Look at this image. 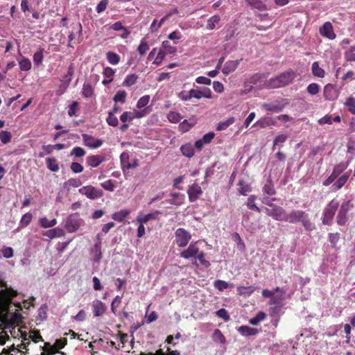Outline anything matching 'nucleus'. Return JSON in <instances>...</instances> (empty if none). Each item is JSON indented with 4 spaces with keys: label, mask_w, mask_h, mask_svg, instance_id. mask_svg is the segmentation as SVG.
Segmentation results:
<instances>
[{
    "label": "nucleus",
    "mask_w": 355,
    "mask_h": 355,
    "mask_svg": "<svg viewBox=\"0 0 355 355\" xmlns=\"http://www.w3.org/2000/svg\"><path fill=\"white\" fill-rule=\"evenodd\" d=\"M286 222L291 224L300 223L307 232H312L315 229L309 214L300 209H293L287 213Z\"/></svg>",
    "instance_id": "nucleus-1"
},
{
    "label": "nucleus",
    "mask_w": 355,
    "mask_h": 355,
    "mask_svg": "<svg viewBox=\"0 0 355 355\" xmlns=\"http://www.w3.org/2000/svg\"><path fill=\"white\" fill-rule=\"evenodd\" d=\"M295 78L296 73L292 70H289L266 81L264 87L267 89L282 87L292 83Z\"/></svg>",
    "instance_id": "nucleus-2"
},
{
    "label": "nucleus",
    "mask_w": 355,
    "mask_h": 355,
    "mask_svg": "<svg viewBox=\"0 0 355 355\" xmlns=\"http://www.w3.org/2000/svg\"><path fill=\"white\" fill-rule=\"evenodd\" d=\"M339 207V202L336 199L331 200L323 210L322 223L325 225H331L333 218Z\"/></svg>",
    "instance_id": "nucleus-3"
},
{
    "label": "nucleus",
    "mask_w": 355,
    "mask_h": 355,
    "mask_svg": "<svg viewBox=\"0 0 355 355\" xmlns=\"http://www.w3.org/2000/svg\"><path fill=\"white\" fill-rule=\"evenodd\" d=\"M267 205L270 207H264L266 215L275 220L286 222L287 212L283 207L273 204L272 202H270V205Z\"/></svg>",
    "instance_id": "nucleus-4"
},
{
    "label": "nucleus",
    "mask_w": 355,
    "mask_h": 355,
    "mask_svg": "<svg viewBox=\"0 0 355 355\" xmlns=\"http://www.w3.org/2000/svg\"><path fill=\"white\" fill-rule=\"evenodd\" d=\"M263 198L262 202L266 205H270L271 202L275 201L276 199L273 197L275 195L276 191L274 188L273 184L271 180H268L266 183L263 187Z\"/></svg>",
    "instance_id": "nucleus-5"
},
{
    "label": "nucleus",
    "mask_w": 355,
    "mask_h": 355,
    "mask_svg": "<svg viewBox=\"0 0 355 355\" xmlns=\"http://www.w3.org/2000/svg\"><path fill=\"white\" fill-rule=\"evenodd\" d=\"M78 192L91 200L98 199L103 197V192L92 185H87L79 189Z\"/></svg>",
    "instance_id": "nucleus-6"
},
{
    "label": "nucleus",
    "mask_w": 355,
    "mask_h": 355,
    "mask_svg": "<svg viewBox=\"0 0 355 355\" xmlns=\"http://www.w3.org/2000/svg\"><path fill=\"white\" fill-rule=\"evenodd\" d=\"M175 243L178 247L187 246L191 239V234L184 228H178L175 232Z\"/></svg>",
    "instance_id": "nucleus-7"
},
{
    "label": "nucleus",
    "mask_w": 355,
    "mask_h": 355,
    "mask_svg": "<svg viewBox=\"0 0 355 355\" xmlns=\"http://www.w3.org/2000/svg\"><path fill=\"white\" fill-rule=\"evenodd\" d=\"M83 223V220L77 214L70 215L65 223V228L69 232H74L78 230Z\"/></svg>",
    "instance_id": "nucleus-8"
},
{
    "label": "nucleus",
    "mask_w": 355,
    "mask_h": 355,
    "mask_svg": "<svg viewBox=\"0 0 355 355\" xmlns=\"http://www.w3.org/2000/svg\"><path fill=\"white\" fill-rule=\"evenodd\" d=\"M340 95V90L333 84H327L324 87L323 96L326 101H334Z\"/></svg>",
    "instance_id": "nucleus-9"
},
{
    "label": "nucleus",
    "mask_w": 355,
    "mask_h": 355,
    "mask_svg": "<svg viewBox=\"0 0 355 355\" xmlns=\"http://www.w3.org/2000/svg\"><path fill=\"white\" fill-rule=\"evenodd\" d=\"M349 209L350 203L349 201L342 203L336 217V222L338 225H345L346 224L348 220L347 214Z\"/></svg>",
    "instance_id": "nucleus-10"
},
{
    "label": "nucleus",
    "mask_w": 355,
    "mask_h": 355,
    "mask_svg": "<svg viewBox=\"0 0 355 355\" xmlns=\"http://www.w3.org/2000/svg\"><path fill=\"white\" fill-rule=\"evenodd\" d=\"M287 104L286 101L283 99L281 101H276L275 103H263L262 107L266 111L278 113L282 112Z\"/></svg>",
    "instance_id": "nucleus-11"
},
{
    "label": "nucleus",
    "mask_w": 355,
    "mask_h": 355,
    "mask_svg": "<svg viewBox=\"0 0 355 355\" xmlns=\"http://www.w3.org/2000/svg\"><path fill=\"white\" fill-rule=\"evenodd\" d=\"M320 34L329 40H334L336 38V34L334 31L333 26L331 22H325L322 26L320 28Z\"/></svg>",
    "instance_id": "nucleus-12"
},
{
    "label": "nucleus",
    "mask_w": 355,
    "mask_h": 355,
    "mask_svg": "<svg viewBox=\"0 0 355 355\" xmlns=\"http://www.w3.org/2000/svg\"><path fill=\"white\" fill-rule=\"evenodd\" d=\"M84 144L91 148H98L103 144V141L99 139H95L94 137L87 134L82 135Z\"/></svg>",
    "instance_id": "nucleus-13"
},
{
    "label": "nucleus",
    "mask_w": 355,
    "mask_h": 355,
    "mask_svg": "<svg viewBox=\"0 0 355 355\" xmlns=\"http://www.w3.org/2000/svg\"><path fill=\"white\" fill-rule=\"evenodd\" d=\"M189 200L193 202L196 201L202 193L201 187L198 184H193L188 189Z\"/></svg>",
    "instance_id": "nucleus-14"
},
{
    "label": "nucleus",
    "mask_w": 355,
    "mask_h": 355,
    "mask_svg": "<svg viewBox=\"0 0 355 355\" xmlns=\"http://www.w3.org/2000/svg\"><path fill=\"white\" fill-rule=\"evenodd\" d=\"M199 252V248L197 246L196 243L189 245L187 249L180 252V255L184 259L196 258Z\"/></svg>",
    "instance_id": "nucleus-15"
},
{
    "label": "nucleus",
    "mask_w": 355,
    "mask_h": 355,
    "mask_svg": "<svg viewBox=\"0 0 355 355\" xmlns=\"http://www.w3.org/2000/svg\"><path fill=\"white\" fill-rule=\"evenodd\" d=\"M92 309L94 316L95 317L102 316L106 311L105 304L99 300L93 301Z\"/></svg>",
    "instance_id": "nucleus-16"
},
{
    "label": "nucleus",
    "mask_w": 355,
    "mask_h": 355,
    "mask_svg": "<svg viewBox=\"0 0 355 355\" xmlns=\"http://www.w3.org/2000/svg\"><path fill=\"white\" fill-rule=\"evenodd\" d=\"M161 214V212L159 210H156L154 212L149 213L146 215H139L137 218L136 221L138 223H142V224H146L148 221L153 220H157L158 218V216Z\"/></svg>",
    "instance_id": "nucleus-17"
},
{
    "label": "nucleus",
    "mask_w": 355,
    "mask_h": 355,
    "mask_svg": "<svg viewBox=\"0 0 355 355\" xmlns=\"http://www.w3.org/2000/svg\"><path fill=\"white\" fill-rule=\"evenodd\" d=\"M105 161V157L102 155H96L88 156L86 162L91 167H97Z\"/></svg>",
    "instance_id": "nucleus-18"
},
{
    "label": "nucleus",
    "mask_w": 355,
    "mask_h": 355,
    "mask_svg": "<svg viewBox=\"0 0 355 355\" xmlns=\"http://www.w3.org/2000/svg\"><path fill=\"white\" fill-rule=\"evenodd\" d=\"M239 62L240 61L239 60H228L224 64V67L222 69V72L225 75H228L234 72L238 67Z\"/></svg>",
    "instance_id": "nucleus-19"
},
{
    "label": "nucleus",
    "mask_w": 355,
    "mask_h": 355,
    "mask_svg": "<svg viewBox=\"0 0 355 355\" xmlns=\"http://www.w3.org/2000/svg\"><path fill=\"white\" fill-rule=\"evenodd\" d=\"M350 173L351 171H349L336 180V181L333 184L334 190L338 191L345 184L349 178Z\"/></svg>",
    "instance_id": "nucleus-20"
},
{
    "label": "nucleus",
    "mask_w": 355,
    "mask_h": 355,
    "mask_svg": "<svg viewBox=\"0 0 355 355\" xmlns=\"http://www.w3.org/2000/svg\"><path fill=\"white\" fill-rule=\"evenodd\" d=\"M197 123L195 118H191L189 119H185L179 124V129L182 132L189 131L192 127H193Z\"/></svg>",
    "instance_id": "nucleus-21"
},
{
    "label": "nucleus",
    "mask_w": 355,
    "mask_h": 355,
    "mask_svg": "<svg viewBox=\"0 0 355 355\" xmlns=\"http://www.w3.org/2000/svg\"><path fill=\"white\" fill-rule=\"evenodd\" d=\"M81 93L84 98H91L94 96V88L90 83H85L83 85Z\"/></svg>",
    "instance_id": "nucleus-22"
},
{
    "label": "nucleus",
    "mask_w": 355,
    "mask_h": 355,
    "mask_svg": "<svg viewBox=\"0 0 355 355\" xmlns=\"http://www.w3.org/2000/svg\"><path fill=\"white\" fill-rule=\"evenodd\" d=\"M92 254L93 260L98 263L102 258L101 245L99 243H95L92 248Z\"/></svg>",
    "instance_id": "nucleus-23"
},
{
    "label": "nucleus",
    "mask_w": 355,
    "mask_h": 355,
    "mask_svg": "<svg viewBox=\"0 0 355 355\" xmlns=\"http://www.w3.org/2000/svg\"><path fill=\"white\" fill-rule=\"evenodd\" d=\"M312 73L314 76L318 78H324L325 76L324 70L319 65L318 62H314L311 66Z\"/></svg>",
    "instance_id": "nucleus-24"
},
{
    "label": "nucleus",
    "mask_w": 355,
    "mask_h": 355,
    "mask_svg": "<svg viewBox=\"0 0 355 355\" xmlns=\"http://www.w3.org/2000/svg\"><path fill=\"white\" fill-rule=\"evenodd\" d=\"M165 54H175L177 51V48L175 46H171L168 40L162 42V48L160 49Z\"/></svg>",
    "instance_id": "nucleus-25"
},
{
    "label": "nucleus",
    "mask_w": 355,
    "mask_h": 355,
    "mask_svg": "<svg viewBox=\"0 0 355 355\" xmlns=\"http://www.w3.org/2000/svg\"><path fill=\"white\" fill-rule=\"evenodd\" d=\"M239 332L245 336L256 335L258 333V330L255 328H251L248 326H241L238 329Z\"/></svg>",
    "instance_id": "nucleus-26"
},
{
    "label": "nucleus",
    "mask_w": 355,
    "mask_h": 355,
    "mask_svg": "<svg viewBox=\"0 0 355 355\" xmlns=\"http://www.w3.org/2000/svg\"><path fill=\"white\" fill-rule=\"evenodd\" d=\"M46 164L47 168L53 172H57L60 169L58 162L55 157L46 158Z\"/></svg>",
    "instance_id": "nucleus-27"
},
{
    "label": "nucleus",
    "mask_w": 355,
    "mask_h": 355,
    "mask_svg": "<svg viewBox=\"0 0 355 355\" xmlns=\"http://www.w3.org/2000/svg\"><path fill=\"white\" fill-rule=\"evenodd\" d=\"M237 294L241 296H249L252 295L254 291L255 288L252 286H238L237 287Z\"/></svg>",
    "instance_id": "nucleus-28"
},
{
    "label": "nucleus",
    "mask_w": 355,
    "mask_h": 355,
    "mask_svg": "<svg viewBox=\"0 0 355 355\" xmlns=\"http://www.w3.org/2000/svg\"><path fill=\"white\" fill-rule=\"evenodd\" d=\"M44 236H48L50 239H53L55 237H60L64 234V232L62 229L56 227L54 229L49 230L43 234Z\"/></svg>",
    "instance_id": "nucleus-29"
},
{
    "label": "nucleus",
    "mask_w": 355,
    "mask_h": 355,
    "mask_svg": "<svg viewBox=\"0 0 355 355\" xmlns=\"http://www.w3.org/2000/svg\"><path fill=\"white\" fill-rule=\"evenodd\" d=\"M180 150L182 155L187 157H192L194 155V148L191 144H186L181 146Z\"/></svg>",
    "instance_id": "nucleus-30"
},
{
    "label": "nucleus",
    "mask_w": 355,
    "mask_h": 355,
    "mask_svg": "<svg viewBox=\"0 0 355 355\" xmlns=\"http://www.w3.org/2000/svg\"><path fill=\"white\" fill-rule=\"evenodd\" d=\"M220 21V17L218 15L211 17L207 22L206 28L208 30H214Z\"/></svg>",
    "instance_id": "nucleus-31"
},
{
    "label": "nucleus",
    "mask_w": 355,
    "mask_h": 355,
    "mask_svg": "<svg viewBox=\"0 0 355 355\" xmlns=\"http://www.w3.org/2000/svg\"><path fill=\"white\" fill-rule=\"evenodd\" d=\"M57 224V220L53 218L49 220L46 217L41 218L39 220V225L43 228H49L55 226Z\"/></svg>",
    "instance_id": "nucleus-32"
},
{
    "label": "nucleus",
    "mask_w": 355,
    "mask_h": 355,
    "mask_svg": "<svg viewBox=\"0 0 355 355\" xmlns=\"http://www.w3.org/2000/svg\"><path fill=\"white\" fill-rule=\"evenodd\" d=\"M256 125L261 128H266L270 125H275V121L271 117H264L257 121Z\"/></svg>",
    "instance_id": "nucleus-33"
},
{
    "label": "nucleus",
    "mask_w": 355,
    "mask_h": 355,
    "mask_svg": "<svg viewBox=\"0 0 355 355\" xmlns=\"http://www.w3.org/2000/svg\"><path fill=\"white\" fill-rule=\"evenodd\" d=\"M245 2L251 7L259 10H266V5L260 0H245Z\"/></svg>",
    "instance_id": "nucleus-34"
},
{
    "label": "nucleus",
    "mask_w": 355,
    "mask_h": 355,
    "mask_svg": "<svg viewBox=\"0 0 355 355\" xmlns=\"http://www.w3.org/2000/svg\"><path fill=\"white\" fill-rule=\"evenodd\" d=\"M130 211L125 209L121 210L112 214V218L118 222H123L125 218L129 215Z\"/></svg>",
    "instance_id": "nucleus-35"
},
{
    "label": "nucleus",
    "mask_w": 355,
    "mask_h": 355,
    "mask_svg": "<svg viewBox=\"0 0 355 355\" xmlns=\"http://www.w3.org/2000/svg\"><path fill=\"white\" fill-rule=\"evenodd\" d=\"M19 67L21 71H28L31 69V62L28 58L23 57L19 61Z\"/></svg>",
    "instance_id": "nucleus-36"
},
{
    "label": "nucleus",
    "mask_w": 355,
    "mask_h": 355,
    "mask_svg": "<svg viewBox=\"0 0 355 355\" xmlns=\"http://www.w3.org/2000/svg\"><path fill=\"white\" fill-rule=\"evenodd\" d=\"M44 49L42 47H40L39 50L35 52L33 55V62L34 64L39 67L42 64L44 59L43 55Z\"/></svg>",
    "instance_id": "nucleus-37"
},
{
    "label": "nucleus",
    "mask_w": 355,
    "mask_h": 355,
    "mask_svg": "<svg viewBox=\"0 0 355 355\" xmlns=\"http://www.w3.org/2000/svg\"><path fill=\"white\" fill-rule=\"evenodd\" d=\"M138 79V76L132 73L128 75L123 82V85L125 87H130L135 85Z\"/></svg>",
    "instance_id": "nucleus-38"
},
{
    "label": "nucleus",
    "mask_w": 355,
    "mask_h": 355,
    "mask_svg": "<svg viewBox=\"0 0 355 355\" xmlns=\"http://www.w3.org/2000/svg\"><path fill=\"white\" fill-rule=\"evenodd\" d=\"M234 121L235 119L234 117H230L227 120L220 122L216 127V130L219 131L226 130Z\"/></svg>",
    "instance_id": "nucleus-39"
},
{
    "label": "nucleus",
    "mask_w": 355,
    "mask_h": 355,
    "mask_svg": "<svg viewBox=\"0 0 355 355\" xmlns=\"http://www.w3.org/2000/svg\"><path fill=\"white\" fill-rule=\"evenodd\" d=\"M74 64L73 63H71L68 67L67 73L63 76L62 81L67 83V84H69L72 80V77L74 73Z\"/></svg>",
    "instance_id": "nucleus-40"
},
{
    "label": "nucleus",
    "mask_w": 355,
    "mask_h": 355,
    "mask_svg": "<svg viewBox=\"0 0 355 355\" xmlns=\"http://www.w3.org/2000/svg\"><path fill=\"white\" fill-rule=\"evenodd\" d=\"M266 318V314L263 311H259L257 315L250 320V324L252 325H257L260 322Z\"/></svg>",
    "instance_id": "nucleus-41"
},
{
    "label": "nucleus",
    "mask_w": 355,
    "mask_h": 355,
    "mask_svg": "<svg viewBox=\"0 0 355 355\" xmlns=\"http://www.w3.org/2000/svg\"><path fill=\"white\" fill-rule=\"evenodd\" d=\"M348 166L349 164L347 162H340L334 166L332 172L338 177L348 167Z\"/></svg>",
    "instance_id": "nucleus-42"
},
{
    "label": "nucleus",
    "mask_w": 355,
    "mask_h": 355,
    "mask_svg": "<svg viewBox=\"0 0 355 355\" xmlns=\"http://www.w3.org/2000/svg\"><path fill=\"white\" fill-rule=\"evenodd\" d=\"M106 58L112 64H117L120 61L119 55L112 51H109L106 53Z\"/></svg>",
    "instance_id": "nucleus-43"
},
{
    "label": "nucleus",
    "mask_w": 355,
    "mask_h": 355,
    "mask_svg": "<svg viewBox=\"0 0 355 355\" xmlns=\"http://www.w3.org/2000/svg\"><path fill=\"white\" fill-rule=\"evenodd\" d=\"M213 340L215 342L221 344H225L226 342L225 337L224 336L221 331L218 329L214 330V332L213 334Z\"/></svg>",
    "instance_id": "nucleus-44"
},
{
    "label": "nucleus",
    "mask_w": 355,
    "mask_h": 355,
    "mask_svg": "<svg viewBox=\"0 0 355 355\" xmlns=\"http://www.w3.org/2000/svg\"><path fill=\"white\" fill-rule=\"evenodd\" d=\"M256 198L257 197L254 195H251L248 199L247 207L249 209L254 210L257 212L259 213L261 211V209L255 204Z\"/></svg>",
    "instance_id": "nucleus-45"
},
{
    "label": "nucleus",
    "mask_w": 355,
    "mask_h": 355,
    "mask_svg": "<svg viewBox=\"0 0 355 355\" xmlns=\"http://www.w3.org/2000/svg\"><path fill=\"white\" fill-rule=\"evenodd\" d=\"M345 105L349 112L355 114V98L353 96H349L346 99Z\"/></svg>",
    "instance_id": "nucleus-46"
},
{
    "label": "nucleus",
    "mask_w": 355,
    "mask_h": 355,
    "mask_svg": "<svg viewBox=\"0 0 355 355\" xmlns=\"http://www.w3.org/2000/svg\"><path fill=\"white\" fill-rule=\"evenodd\" d=\"M239 191L243 196H246L251 191L250 186L243 180L239 181Z\"/></svg>",
    "instance_id": "nucleus-47"
},
{
    "label": "nucleus",
    "mask_w": 355,
    "mask_h": 355,
    "mask_svg": "<svg viewBox=\"0 0 355 355\" xmlns=\"http://www.w3.org/2000/svg\"><path fill=\"white\" fill-rule=\"evenodd\" d=\"M126 96H127V93L125 91L119 90L114 95L113 100L116 103L120 102L121 103H124L125 102Z\"/></svg>",
    "instance_id": "nucleus-48"
},
{
    "label": "nucleus",
    "mask_w": 355,
    "mask_h": 355,
    "mask_svg": "<svg viewBox=\"0 0 355 355\" xmlns=\"http://www.w3.org/2000/svg\"><path fill=\"white\" fill-rule=\"evenodd\" d=\"M149 50V45L145 39H142L137 48V51L140 55H144Z\"/></svg>",
    "instance_id": "nucleus-49"
},
{
    "label": "nucleus",
    "mask_w": 355,
    "mask_h": 355,
    "mask_svg": "<svg viewBox=\"0 0 355 355\" xmlns=\"http://www.w3.org/2000/svg\"><path fill=\"white\" fill-rule=\"evenodd\" d=\"M167 118L170 122L176 123L181 120L182 116L177 112L171 111L168 113Z\"/></svg>",
    "instance_id": "nucleus-50"
},
{
    "label": "nucleus",
    "mask_w": 355,
    "mask_h": 355,
    "mask_svg": "<svg viewBox=\"0 0 355 355\" xmlns=\"http://www.w3.org/2000/svg\"><path fill=\"white\" fill-rule=\"evenodd\" d=\"M33 215L31 213L24 214L20 220V226L21 227H27L31 222Z\"/></svg>",
    "instance_id": "nucleus-51"
},
{
    "label": "nucleus",
    "mask_w": 355,
    "mask_h": 355,
    "mask_svg": "<svg viewBox=\"0 0 355 355\" xmlns=\"http://www.w3.org/2000/svg\"><path fill=\"white\" fill-rule=\"evenodd\" d=\"M86 154V151L81 147L76 146L74 147L71 153V156H74L75 157H82Z\"/></svg>",
    "instance_id": "nucleus-52"
},
{
    "label": "nucleus",
    "mask_w": 355,
    "mask_h": 355,
    "mask_svg": "<svg viewBox=\"0 0 355 355\" xmlns=\"http://www.w3.org/2000/svg\"><path fill=\"white\" fill-rule=\"evenodd\" d=\"M12 135L7 130H2L0 132V140L3 144H8L11 141Z\"/></svg>",
    "instance_id": "nucleus-53"
},
{
    "label": "nucleus",
    "mask_w": 355,
    "mask_h": 355,
    "mask_svg": "<svg viewBox=\"0 0 355 355\" xmlns=\"http://www.w3.org/2000/svg\"><path fill=\"white\" fill-rule=\"evenodd\" d=\"M306 91L310 95H316L320 91V85L318 83H311L306 87Z\"/></svg>",
    "instance_id": "nucleus-54"
},
{
    "label": "nucleus",
    "mask_w": 355,
    "mask_h": 355,
    "mask_svg": "<svg viewBox=\"0 0 355 355\" xmlns=\"http://www.w3.org/2000/svg\"><path fill=\"white\" fill-rule=\"evenodd\" d=\"M107 123L108 125L116 127L119 124V121L116 116L113 114V112H108V116L106 119Z\"/></svg>",
    "instance_id": "nucleus-55"
},
{
    "label": "nucleus",
    "mask_w": 355,
    "mask_h": 355,
    "mask_svg": "<svg viewBox=\"0 0 355 355\" xmlns=\"http://www.w3.org/2000/svg\"><path fill=\"white\" fill-rule=\"evenodd\" d=\"M2 253V256L6 259H9L13 257L14 251L11 247L3 246L0 251Z\"/></svg>",
    "instance_id": "nucleus-56"
},
{
    "label": "nucleus",
    "mask_w": 355,
    "mask_h": 355,
    "mask_svg": "<svg viewBox=\"0 0 355 355\" xmlns=\"http://www.w3.org/2000/svg\"><path fill=\"white\" fill-rule=\"evenodd\" d=\"M101 187L106 191H113L115 188L114 181L112 180H107L101 184Z\"/></svg>",
    "instance_id": "nucleus-57"
},
{
    "label": "nucleus",
    "mask_w": 355,
    "mask_h": 355,
    "mask_svg": "<svg viewBox=\"0 0 355 355\" xmlns=\"http://www.w3.org/2000/svg\"><path fill=\"white\" fill-rule=\"evenodd\" d=\"M266 77V75L263 73L261 74V73H257L252 75L250 78L249 83L250 84L255 85L257 83H259V81H261V80H262L263 78H265Z\"/></svg>",
    "instance_id": "nucleus-58"
},
{
    "label": "nucleus",
    "mask_w": 355,
    "mask_h": 355,
    "mask_svg": "<svg viewBox=\"0 0 355 355\" xmlns=\"http://www.w3.org/2000/svg\"><path fill=\"white\" fill-rule=\"evenodd\" d=\"M205 253L204 252H199L198 254L196 255V257L200 263L204 266L206 268H208L210 266V263L207 260L205 259Z\"/></svg>",
    "instance_id": "nucleus-59"
},
{
    "label": "nucleus",
    "mask_w": 355,
    "mask_h": 355,
    "mask_svg": "<svg viewBox=\"0 0 355 355\" xmlns=\"http://www.w3.org/2000/svg\"><path fill=\"white\" fill-rule=\"evenodd\" d=\"M214 285L220 291H223L229 287V284L226 282L220 279L215 281Z\"/></svg>",
    "instance_id": "nucleus-60"
},
{
    "label": "nucleus",
    "mask_w": 355,
    "mask_h": 355,
    "mask_svg": "<svg viewBox=\"0 0 355 355\" xmlns=\"http://www.w3.org/2000/svg\"><path fill=\"white\" fill-rule=\"evenodd\" d=\"M345 58L347 61L355 62V46H352L349 51L345 52Z\"/></svg>",
    "instance_id": "nucleus-61"
},
{
    "label": "nucleus",
    "mask_w": 355,
    "mask_h": 355,
    "mask_svg": "<svg viewBox=\"0 0 355 355\" xmlns=\"http://www.w3.org/2000/svg\"><path fill=\"white\" fill-rule=\"evenodd\" d=\"M109 0H101L96 7V10L98 13H101L105 11L108 6Z\"/></svg>",
    "instance_id": "nucleus-62"
},
{
    "label": "nucleus",
    "mask_w": 355,
    "mask_h": 355,
    "mask_svg": "<svg viewBox=\"0 0 355 355\" xmlns=\"http://www.w3.org/2000/svg\"><path fill=\"white\" fill-rule=\"evenodd\" d=\"M149 101H150V96L148 95L143 96L138 100V101L137 103V107L138 108H142V107H145L149 103Z\"/></svg>",
    "instance_id": "nucleus-63"
},
{
    "label": "nucleus",
    "mask_w": 355,
    "mask_h": 355,
    "mask_svg": "<svg viewBox=\"0 0 355 355\" xmlns=\"http://www.w3.org/2000/svg\"><path fill=\"white\" fill-rule=\"evenodd\" d=\"M216 315L220 318H223L225 321H228L230 319V315L228 312L225 309H220L216 312Z\"/></svg>",
    "instance_id": "nucleus-64"
}]
</instances>
